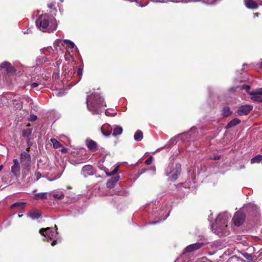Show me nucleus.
Listing matches in <instances>:
<instances>
[{"label":"nucleus","instance_id":"obj_1","mask_svg":"<svg viewBox=\"0 0 262 262\" xmlns=\"http://www.w3.org/2000/svg\"><path fill=\"white\" fill-rule=\"evenodd\" d=\"M231 216L227 212L219 214L215 223L211 226L214 233L219 236L229 234V227L227 224Z\"/></svg>","mask_w":262,"mask_h":262},{"label":"nucleus","instance_id":"obj_2","mask_svg":"<svg viewBox=\"0 0 262 262\" xmlns=\"http://www.w3.org/2000/svg\"><path fill=\"white\" fill-rule=\"evenodd\" d=\"M86 105L88 109L93 114L100 113L106 106L104 99L97 93L87 96Z\"/></svg>","mask_w":262,"mask_h":262},{"label":"nucleus","instance_id":"obj_3","mask_svg":"<svg viewBox=\"0 0 262 262\" xmlns=\"http://www.w3.org/2000/svg\"><path fill=\"white\" fill-rule=\"evenodd\" d=\"M36 26L41 31L48 32H52L56 29L57 23L56 20L47 15L40 16L36 21Z\"/></svg>","mask_w":262,"mask_h":262},{"label":"nucleus","instance_id":"obj_4","mask_svg":"<svg viewBox=\"0 0 262 262\" xmlns=\"http://www.w3.org/2000/svg\"><path fill=\"white\" fill-rule=\"evenodd\" d=\"M181 171V165L179 163H170L165 169L166 174L169 177V180L176 181Z\"/></svg>","mask_w":262,"mask_h":262},{"label":"nucleus","instance_id":"obj_5","mask_svg":"<svg viewBox=\"0 0 262 262\" xmlns=\"http://www.w3.org/2000/svg\"><path fill=\"white\" fill-rule=\"evenodd\" d=\"M55 230L54 231L53 229L51 228L48 227L46 228H41L39 230V233L45 236V238L49 241L50 240H52L56 237V235L58 234L57 231V228L56 225H55Z\"/></svg>","mask_w":262,"mask_h":262},{"label":"nucleus","instance_id":"obj_6","mask_svg":"<svg viewBox=\"0 0 262 262\" xmlns=\"http://www.w3.org/2000/svg\"><path fill=\"white\" fill-rule=\"evenodd\" d=\"M31 160V156L28 152L23 151L21 153L20 162L24 169L28 168L30 166Z\"/></svg>","mask_w":262,"mask_h":262},{"label":"nucleus","instance_id":"obj_7","mask_svg":"<svg viewBox=\"0 0 262 262\" xmlns=\"http://www.w3.org/2000/svg\"><path fill=\"white\" fill-rule=\"evenodd\" d=\"M245 220L244 214L241 212H236L232 219L235 226H239L241 225Z\"/></svg>","mask_w":262,"mask_h":262},{"label":"nucleus","instance_id":"obj_8","mask_svg":"<svg viewBox=\"0 0 262 262\" xmlns=\"http://www.w3.org/2000/svg\"><path fill=\"white\" fill-rule=\"evenodd\" d=\"M81 173L84 178H87L90 176L93 175L95 173V170L92 165H86L82 167Z\"/></svg>","mask_w":262,"mask_h":262},{"label":"nucleus","instance_id":"obj_9","mask_svg":"<svg viewBox=\"0 0 262 262\" xmlns=\"http://www.w3.org/2000/svg\"><path fill=\"white\" fill-rule=\"evenodd\" d=\"M253 109V106L251 105L246 104L241 106L238 110L237 114L239 116L246 115L248 114Z\"/></svg>","mask_w":262,"mask_h":262},{"label":"nucleus","instance_id":"obj_10","mask_svg":"<svg viewBox=\"0 0 262 262\" xmlns=\"http://www.w3.org/2000/svg\"><path fill=\"white\" fill-rule=\"evenodd\" d=\"M14 165L11 167V172L14 176L19 177L20 174V168L19 161L17 159L13 160Z\"/></svg>","mask_w":262,"mask_h":262},{"label":"nucleus","instance_id":"obj_11","mask_svg":"<svg viewBox=\"0 0 262 262\" xmlns=\"http://www.w3.org/2000/svg\"><path fill=\"white\" fill-rule=\"evenodd\" d=\"M61 41L62 42L61 44L63 46H66V48L68 50V52H70V50H71V51H73L74 50H76L77 49L74 43L72 41L66 39Z\"/></svg>","mask_w":262,"mask_h":262},{"label":"nucleus","instance_id":"obj_12","mask_svg":"<svg viewBox=\"0 0 262 262\" xmlns=\"http://www.w3.org/2000/svg\"><path fill=\"white\" fill-rule=\"evenodd\" d=\"M203 245L202 243H196L188 246L184 250V253L190 252L200 249Z\"/></svg>","mask_w":262,"mask_h":262},{"label":"nucleus","instance_id":"obj_13","mask_svg":"<svg viewBox=\"0 0 262 262\" xmlns=\"http://www.w3.org/2000/svg\"><path fill=\"white\" fill-rule=\"evenodd\" d=\"M112 130L113 128L112 126L108 124H104L101 127L102 133L106 137H107L111 134Z\"/></svg>","mask_w":262,"mask_h":262},{"label":"nucleus","instance_id":"obj_14","mask_svg":"<svg viewBox=\"0 0 262 262\" xmlns=\"http://www.w3.org/2000/svg\"><path fill=\"white\" fill-rule=\"evenodd\" d=\"M85 142L88 148L90 150L95 151L98 150L97 144L94 141L91 139H87Z\"/></svg>","mask_w":262,"mask_h":262},{"label":"nucleus","instance_id":"obj_15","mask_svg":"<svg viewBox=\"0 0 262 262\" xmlns=\"http://www.w3.org/2000/svg\"><path fill=\"white\" fill-rule=\"evenodd\" d=\"M120 177L119 176H115L114 177L110 179L106 183V186L109 188H114L117 182L119 180Z\"/></svg>","mask_w":262,"mask_h":262},{"label":"nucleus","instance_id":"obj_16","mask_svg":"<svg viewBox=\"0 0 262 262\" xmlns=\"http://www.w3.org/2000/svg\"><path fill=\"white\" fill-rule=\"evenodd\" d=\"M239 89V90L245 89L246 92L250 95V93H252V91H250V87L248 85H243L241 86H238L236 87H233L230 89V92H234L236 90Z\"/></svg>","mask_w":262,"mask_h":262},{"label":"nucleus","instance_id":"obj_17","mask_svg":"<svg viewBox=\"0 0 262 262\" xmlns=\"http://www.w3.org/2000/svg\"><path fill=\"white\" fill-rule=\"evenodd\" d=\"M245 5L249 9H255L258 7L256 3L252 0H244Z\"/></svg>","mask_w":262,"mask_h":262},{"label":"nucleus","instance_id":"obj_18","mask_svg":"<svg viewBox=\"0 0 262 262\" xmlns=\"http://www.w3.org/2000/svg\"><path fill=\"white\" fill-rule=\"evenodd\" d=\"M0 67L2 68H5L8 73L13 72L15 71L14 68L11 66V64L8 62H4L1 64Z\"/></svg>","mask_w":262,"mask_h":262},{"label":"nucleus","instance_id":"obj_19","mask_svg":"<svg viewBox=\"0 0 262 262\" xmlns=\"http://www.w3.org/2000/svg\"><path fill=\"white\" fill-rule=\"evenodd\" d=\"M48 193L47 192H40L34 194V199L38 200L41 199H46L48 198Z\"/></svg>","mask_w":262,"mask_h":262},{"label":"nucleus","instance_id":"obj_20","mask_svg":"<svg viewBox=\"0 0 262 262\" xmlns=\"http://www.w3.org/2000/svg\"><path fill=\"white\" fill-rule=\"evenodd\" d=\"M241 122V120L237 118L232 119L227 125L226 128H229L236 125L238 124Z\"/></svg>","mask_w":262,"mask_h":262},{"label":"nucleus","instance_id":"obj_21","mask_svg":"<svg viewBox=\"0 0 262 262\" xmlns=\"http://www.w3.org/2000/svg\"><path fill=\"white\" fill-rule=\"evenodd\" d=\"M123 132V128L121 126H116L113 129V135L115 137L120 135Z\"/></svg>","mask_w":262,"mask_h":262},{"label":"nucleus","instance_id":"obj_22","mask_svg":"<svg viewBox=\"0 0 262 262\" xmlns=\"http://www.w3.org/2000/svg\"><path fill=\"white\" fill-rule=\"evenodd\" d=\"M250 95L251 96V99L254 102H262V96L260 95H258L257 94H254L252 93H250Z\"/></svg>","mask_w":262,"mask_h":262},{"label":"nucleus","instance_id":"obj_23","mask_svg":"<svg viewBox=\"0 0 262 262\" xmlns=\"http://www.w3.org/2000/svg\"><path fill=\"white\" fill-rule=\"evenodd\" d=\"M143 133L140 130H138L134 135V139L136 141H140L143 139Z\"/></svg>","mask_w":262,"mask_h":262},{"label":"nucleus","instance_id":"obj_24","mask_svg":"<svg viewBox=\"0 0 262 262\" xmlns=\"http://www.w3.org/2000/svg\"><path fill=\"white\" fill-rule=\"evenodd\" d=\"M261 161L262 156L261 155H257L251 159L250 163L252 164L255 163H259Z\"/></svg>","mask_w":262,"mask_h":262},{"label":"nucleus","instance_id":"obj_25","mask_svg":"<svg viewBox=\"0 0 262 262\" xmlns=\"http://www.w3.org/2000/svg\"><path fill=\"white\" fill-rule=\"evenodd\" d=\"M25 204L26 203L24 202H16V203L13 204L11 205V208L13 209L15 207H17L19 209H23L24 208Z\"/></svg>","mask_w":262,"mask_h":262},{"label":"nucleus","instance_id":"obj_26","mask_svg":"<svg viewBox=\"0 0 262 262\" xmlns=\"http://www.w3.org/2000/svg\"><path fill=\"white\" fill-rule=\"evenodd\" d=\"M188 2L202 1L205 4L212 5L215 3L216 0H188Z\"/></svg>","mask_w":262,"mask_h":262},{"label":"nucleus","instance_id":"obj_27","mask_svg":"<svg viewBox=\"0 0 262 262\" xmlns=\"http://www.w3.org/2000/svg\"><path fill=\"white\" fill-rule=\"evenodd\" d=\"M40 215V213L36 211H32L29 214V216L33 220L38 219Z\"/></svg>","mask_w":262,"mask_h":262},{"label":"nucleus","instance_id":"obj_28","mask_svg":"<svg viewBox=\"0 0 262 262\" xmlns=\"http://www.w3.org/2000/svg\"><path fill=\"white\" fill-rule=\"evenodd\" d=\"M50 141L54 148H59L61 147V144L56 139L52 138Z\"/></svg>","mask_w":262,"mask_h":262},{"label":"nucleus","instance_id":"obj_29","mask_svg":"<svg viewBox=\"0 0 262 262\" xmlns=\"http://www.w3.org/2000/svg\"><path fill=\"white\" fill-rule=\"evenodd\" d=\"M55 199H61L64 197V194L61 191L54 192L53 194Z\"/></svg>","mask_w":262,"mask_h":262},{"label":"nucleus","instance_id":"obj_30","mask_svg":"<svg viewBox=\"0 0 262 262\" xmlns=\"http://www.w3.org/2000/svg\"><path fill=\"white\" fill-rule=\"evenodd\" d=\"M230 110L229 107L226 106L223 109L222 113L224 116H227L230 114Z\"/></svg>","mask_w":262,"mask_h":262},{"label":"nucleus","instance_id":"obj_31","mask_svg":"<svg viewBox=\"0 0 262 262\" xmlns=\"http://www.w3.org/2000/svg\"><path fill=\"white\" fill-rule=\"evenodd\" d=\"M31 134V130L30 129H27L23 131V136L25 137H28Z\"/></svg>","mask_w":262,"mask_h":262},{"label":"nucleus","instance_id":"obj_32","mask_svg":"<svg viewBox=\"0 0 262 262\" xmlns=\"http://www.w3.org/2000/svg\"><path fill=\"white\" fill-rule=\"evenodd\" d=\"M252 93L254 94L262 96V88L252 91Z\"/></svg>","mask_w":262,"mask_h":262},{"label":"nucleus","instance_id":"obj_33","mask_svg":"<svg viewBox=\"0 0 262 262\" xmlns=\"http://www.w3.org/2000/svg\"><path fill=\"white\" fill-rule=\"evenodd\" d=\"M36 119L37 116L33 114L31 115L29 118V120L32 122L35 121Z\"/></svg>","mask_w":262,"mask_h":262},{"label":"nucleus","instance_id":"obj_34","mask_svg":"<svg viewBox=\"0 0 262 262\" xmlns=\"http://www.w3.org/2000/svg\"><path fill=\"white\" fill-rule=\"evenodd\" d=\"M244 256L245 258L249 260H252V256L250 254L245 253L244 254Z\"/></svg>","mask_w":262,"mask_h":262},{"label":"nucleus","instance_id":"obj_35","mask_svg":"<svg viewBox=\"0 0 262 262\" xmlns=\"http://www.w3.org/2000/svg\"><path fill=\"white\" fill-rule=\"evenodd\" d=\"M152 160H153V157H150L149 158H148L145 161V164L147 165H150L152 162Z\"/></svg>","mask_w":262,"mask_h":262},{"label":"nucleus","instance_id":"obj_36","mask_svg":"<svg viewBox=\"0 0 262 262\" xmlns=\"http://www.w3.org/2000/svg\"><path fill=\"white\" fill-rule=\"evenodd\" d=\"M118 167H116V168H115L114 169V170L110 173H107V175L111 176L116 174L118 171Z\"/></svg>","mask_w":262,"mask_h":262},{"label":"nucleus","instance_id":"obj_37","mask_svg":"<svg viewBox=\"0 0 262 262\" xmlns=\"http://www.w3.org/2000/svg\"><path fill=\"white\" fill-rule=\"evenodd\" d=\"M171 2H174V3H188V0H169Z\"/></svg>","mask_w":262,"mask_h":262},{"label":"nucleus","instance_id":"obj_38","mask_svg":"<svg viewBox=\"0 0 262 262\" xmlns=\"http://www.w3.org/2000/svg\"><path fill=\"white\" fill-rule=\"evenodd\" d=\"M83 67H79L77 70V74L79 76H81L82 74Z\"/></svg>","mask_w":262,"mask_h":262},{"label":"nucleus","instance_id":"obj_39","mask_svg":"<svg viewBox=\"0 0 262 262\" xmlns=\"http://www.w3.org/2000/svg\"><path fill=\"white\" fill-rule=\"evenodd\" d=\"M55 3L54 2H51L48 4V7L50 9H52L53 7L55 5Z\"/></svg>","mask_w":262,"mask_h":262},{"label":"nucleus","instance_id":"obj_40","mask_svg":"<svg viewBox=\"0 0 262 262\" xmlns=\"http://www.w3.org/2000/svg\"><path fill=\"white\" fill-rule=\"evenodd\" d=\"M35 176L36 178V180L37 181L39 179L41 178V174L39 172H36L35 173Z\"/></svg>","mask_w":262,"mask_h":262},{"label":"nucleus","instance_id":"obj_41","mask_svg":"<svg viewBox=\"0 0 262 262\" xmlns=\"http://www.w3.org/2000/svg\"><path fill=\"white\" fill-rule=\"evenodd\" d=\"M39 85V83L37 82H33L31 84V88H35L37 87Z\"/></svg>","mask_w":262,"mask_h":262},{"label":"nucleus","instance_id":"obj_42","mask_svg":"<svg viewBox=\"0 0 262 262\" xmlns=\"http://www.w3.org/2000/svg\"><path fill=\"white\" fill-rule=\"evenodd\" d=\"M151 1L154 2H156V3H158V2L164 3V2H165V0H151Z\"/></svg>","mask_w":262,"mask_h":262},{"label":"nucleus","instance_id":"obj_43","mask_svg":"<svg viewBox=\"0 0 262 262\" xmlns=\"http://www.w3.org/2000/svg\"><path fill=\"white\" fill-rule=\"evenodd\" d=\"M189 135H190L189 133H185L182 135V138H183L184 137H186V138H187Z\"/></svg>","mask_w":262,"mask_h":262},{"label":"nucleus","instance_id":"obj_44","mask_svg":"<svg viewBox=\"0 0 262 262\" xmlns=\"http://www.w3.org/2000/svg\"><path fill=\"white\" fill-rule=\"evenodd\" d=\"M61 152H66L67 151V148H64V147H63L61 149Z\"/></svg>","mask_w":262,"mask_h":262},{"label":"nucleus","instance_id":"obj_45","mask_svg":"<svg viewBox=\"0 0 262 262\" xmlns=\"http://www.w3.org/2000/svg\"><path fill=\"white\" fill-rule=\"evenodd\" d=\"M56 243H57V241L56 240H54L53 241V242L52 243L51 245L52 246H55L56 244Z\"/></svg>","mask_w":262,"mask_h":262},{"label":"nucleus","instance_id":"obj_46","mask_svg":"<svg viewBox=\"0 0 262 262\" xmlns=\"http://www.w3.org/2000/svg\"><path fill=\"white\" fill-rule=\"evenodd\" d=\"M260 5L262 6V0H256Z\"/></svg>","mask_w":262,"mask_h":262},{"label":"nucleus","instance_id":"obj_47","mask_svg":"<svg viewBox=\"0 0 262 262\" xmlns=\"http://www.w3.org/2000/svg\"><path fill=\"white\" fill-rule=\"evenodd\" d=\"M220 157L217 156V157H215L214 158H212V159H214V160H217V159H220Z\"/></svg>","mask_w":262,"mask_h":262},{"label":"nucleus","instance_id":"obj_48","mask_svg":"<svg viewBox=\"0 0 262 262\" xmlns=\"http://www.w3.org/2000/svg\"><path fill=\"white\" fill-rule=\"evenodd\" d=\"M45 62V60H44L43 59L41 61H38L39 63H43Z\"/></svg>","mask_w":262,"mask_h":262},{"label":"nucleus","instance_id":"obj_49","mask_svg":"<svg viewBox=\"0 0 262 262\" xmlns=\"http://www.w3.org/2000/svg\"><path fill=\"white\" fill-rule=\"evenodd\" d=\"M158 222V221L152 222L150 223V224H156V223H157Z\"/></svg>","mask_w":262,"mask_h":262},{"label":"nucleus","instance_id":"obj_50","mask_svg":"<svg viewBox=\"0 0 262 262\" xmlns=\"http://www.w3.org/2000/svg\"><path fill=\"white\" fill-rule=\"evenodd\" d=\"M259 14L258 13H256L254 14V16H258Z\"/></svg>","mask_w":262,"mask_h":262},{"label":"nucleus","instance_id":"obj_51","mask_svg":"<svg viewBox=\"0 0 262 262\" xmlns=\"http://www.w3.org/2000/svg\"><path fill=\"white\" fill-rule=\"evenodd\" d=\"M61 95V93H58L57 94V96H60Z\"/></svg>","mask_w":262,"mask_h":262},{"label":"nucleus","instance_id":"obj_52","mask_svg":"<svg viewBox=\"0 0 262 262\" xmlns=\"http://www.w3.org/2000/svg\"><path fill=\"white\" fill-rule=\"evenodd\" d=\"M3 168V165H1L0 166V171L2 170Z\"/></svg>","mask_w":262,"mask_h":262},{"label":"nucleus","instance_id":"obj_53","mask_svg":"<svg viewBox=\"0 0 262 262\" xmlns=\"http://www.w3.org/2000/svg\"><path fill=\"white\" fill-rule=\"evenodd\" d=\"M3 168V165H1L0 166V171L2 170Z\"/></svg>","mask_w":262,"mask_h":262},{"label":"nucleus","instance_id":"obj_54","mask_svg":"<svg viewBox=\"0 0 262 262\" xmlns=\"http://www.w3.org/2000/svg\"><path fill=\"white\" fill-rule=\"evenodd\" d=\"M47 50H52V49L51 47H49V48H48ZM45 50H47V49H45Z\"/></svg>","mask_w":262,"mask_h":262},{"label":"nucleus","instance_id":"obj_55","mask_svg":"<svg viewBox=\"0 0 262 262\" xmlns=\"http://www.w3.org/2000/svg\"><path fill=\"white\" fill-rule=\"evenodd\" d=\"M29 150H30V147H28V148L26 149V151H28V152H29Z\"/></svg>","mask_w":262,"mask_h":262},{"label":"nucleus","instance_id":"obj_56","mask_svg":"<svg viewBox=\"0 0 262 262\" xmlns=\"http://www.w3.org/2000/svg\"><path fill=\"white\" fill-rule=\"evenodd\" d=\"M22 216H23V214H21V215H20V214H19V215H18V217H21Z\"/></svg>","mask_w":262,"mask_h":262},{"label":"nucleus","instance_id":"obj_57","mask_svg":"<svg viewBox=\"0 0 262 262\" xmlns=\"http://www.w3.org/2000/svg\"><path fill=\"white\" fill-rule=\"evenodd\" d=\"M139 6L141 7H143V5H139Z\"/></svg>","mask_w":262,"mask_h":262},{"label":"nucleus","instance_id":"obj_58","mask_svg":"<svg viewBox=\"0 0 262 262\" xmlns=\"http://www.w3.org/2000/svg\"><path fill=\"white\" fill-rule=\"evenodd\" d=\"M61 2H63V0H60Z\"/></svg>","mask_w":262,"mask_h":262}]
</instances>
